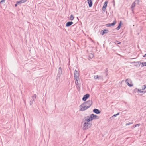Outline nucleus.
<instances>
[{"label":"nucleus","instance_id":"f257e3e1","mask_svg":"<svg viewBox=\"0 0 146 146\" xmlns=\"http://www.w3.org/2000/svg\"><path fill=\"white\" fill-rule=\"evenodd\" d=\"M90 121V120L87 117L83 119L82 124L83 126L82 129L83 130L88 129L90 127L91 125V124L89 122Z\"/></svg>","mask_w":146,"mask_h":146},{"label":"nucleus","instance_id":"f03ea898","mask_svg":"<svg viewBox=\"0 0 146 146\" xmlns=\"http://www.w3.org/2000/svg\"><path fill=\"white\" fill-rule=\"evenodd\" d=\"M74 76L76 87L77 89L78 90L80 89V83L79 82V81H80L79 74L78 71L76 69L74 72Z\"/></svg>","mask_w":146,"mask_h":146},{"label":"nucleus","instance_id":"7ed1b4c3","mask_svg":"<svg viewBox=\"0 0 146 146\" xmlns=\"http://www.w3.org/2000/svg\"><path fill=\"white\" fill-rule=\"evenodd\" d=\"M90 121H92L94 119H98L99 118V117L94 114H92L90 116H86Z\"/></svg>","mask_w":146,"mask_h":146},{"label":"nucleus","instance_id":"20e7f679","mask_svg":"<svg viewBox=\"0 0 146 146\" xmlns=\"http://www.w3.org/2000/svg\"><path fill=\"white\" fill-rule=\"evenodd\" d=\"M79 111H84L88 108L83 103L79 106Z\"/></svg>","mask_w":146,"mask_h":146},{"label":"nucleus","instance_id":"39448f33","mask_svg":"<svg viewBox=\"0 0 146 146\" xmlns=\"http://www.w3.org/2000/svg\"><path fill=\"white\" fill-rule=\"evenodd\" d=\"M92 103V101L91 100H89L84 102L83 103L85 105H86V106L88 108L91 106Z\"/></svg>","mask_w":146,"mask_h":146},{"label":"nucleus","instance_id":"423d86ee","mask_svg":"<svg viewBox=\"0 0 146 146\" xmlns=\"http://www.w3.org/2000/svg\"><path fill=\"white\" fill-rule=\"evenodd\" d=\"M108 1H106L104 3V4L102 7V10L103 12H104L106 9V7L107 6V4L108 3Z\"/></svg>","mask_w":146,"mask_h":146},{"label":"nucleus","instance_id":"0eeeda50","mask_svg":"<svg viewBox=\"0 0 146 146\" xmlns=\"http://www.w3.org/2000/svg\"><path fill=\"white\" fill-rule=\"evenodd\" d=\"M109 32V30L108 29H104L103 30L101 31V32H102V35H103L105 34H106L108 33Z\"/></svg>","mask_w":146,"mask_h":146},{"label":"nucleus","instance_id":"6e6552de","mask_svg":"<svg viewBox=\"0 0 146 146\" xmlns=\"http://www.w3.org/2000/svg\"><path fill=\"white\" fill-rule=\"evenodd\" d=\"M129 82H131V81L130 80H129L128 79H126L125 81V83L127 84V85L129 87H131L133 86V84H130L129 83Z\"/></svg>","mask_w":146,"mask_h":146},{"label":"nucleus","instance_id":"1a4fd4ad","mask_svg":"<svg viewBox=\"0 0 146 146\" xmlns=\"http://www.w3.org/2000/svg\"><path fill=\"white\" fill-rule=\"evenodd\" d=\"M90 95L88 94H87L85 95L82 98V100L84 101H85L89 97Z\"/></svg>","mask_w":146,"mask_h":146},{"label":"nucleus","instance_id":"9d476101","mask_svg":"<svg viewBox=\"0 0 146 146\" xmlns=\"http://www.w3.org/2000/svg\"><path fill=\"white\" fill-rule=\"evenodd\" d=\"M87 1L89 4V7H91L92 5V0H88Z\"/></svg>","mask_w":146,"mask_h":146},{"label":"nucleus","instance_id":"9b49d317","mask_svg":"<svg viewBox=\"0 0 146 146\" xmlns=\"http://www.w3.org/2000/svg\"><path fill=\"white\" fill-rule=\"evenodd\" d=\"M27 0H21L17 1V3L21 4L26 2Z\"/></svg>","mask_w":146,"mask_h":146},{"label":"nucleus","instance_id":"f8f14e48","mask_svg":"<svg viewBox=\"0 0 146 146\" xmlns=\"http://www.w3.org/2000/svg\"><path fill=\"white\" fill-rule=\"evenodd\" d=\"M136 3L135 2H133L131 5V8L132 11H133L134 10V8L135 6Z\"/></svg>","mask_w":146,"mask_h":146},{"label":"nucleus","instance_id":"ddd939ff","mask_svg":"<svg viewBox=\"0 0 146 146\" xmlns=\"http://www.w3.org/2000/svg\"><path fill=\"white\" fill-rule=\"evenodd\" d=\"M122 24V22H121V21H120V23H119V25H118V26L116 28V29L117 30H119L120 28L121 27V26Z\"/></svg>","mask_w":146,"mask_h":146},{"label":"nucleus","instance_id":"4468645a","mask_svg":"<svg viewBox=\"0 0 146 146\" xmlns=\"http://www.w3.org/2000/svg\"><path fill=\"white\" fill-rule=\"evenodd\" d=\"M73 23V22L72 21H69L68 22L66 25V26L67 27H69Z\"/></svg>","mask_w":146,"mask_h":146},{"label":"nucleus","instance_id":"2eb2a0df","mask_svg":"<svg viewBox=\"0 0 146 146\" xmlns=\"http://www.w3.org/2000/svg\"><path fill=\"white\" fill-rule=\"evenodd\" d=\"M93 111L96 114H99L100 112L99 110L97 109H94L93 110Z\"/></svg>","mask_w":146,"mask_h":146},{"label":"nucleus","instance_id":"dca6fc26","mask_svg":"<svg viewBox=\"0 0 146 146\" xmlns=\"http://www.w3.org/2000/svg\"><path fill=\"white\" fill-rule=\"evenodd\" d=\"M134 65L135 66H140V64H141L140 62L139 61L134 62Z\"/></svg>","mask_w":146,"mask_h":146},{"label":"nucleus","instance_id":"f3484780","mask_svg":"<svg viewBox=\"0 0 146 146\" xmlns=\"http://www.w3.org/2000/svg\"><path fill=\"white\" fill-rule=\"evenodd\" d=\"M36 97V94H34V95L32 96V100H35Z\"/></svg>","mask_w":146,"mask_h":146},{"label":"nucleus","instance_id":"a211bd4d","mask_svg":"<svg viewBox=\"0 0 146 146\" xmlns=\"http://www.w3.org/2000/svg\"><path fill=\"white\" fill-rule=\"evenodd\" d=\"M62 70H58V76H59V77H60L61 74H62Z\"/></svg>","mask_w":146,"mask_h":146},{"label":"nucleus","instance_id":"6ab92c4d","mask_svg":"<svg viewBox=\"0 0 146 146\" xmlns=\"http://www.w3.org/2000/svg\"><path fill=\"white\" fill-rule=\"evenodd\" d=\"M116 23V21L115 20L112 23H110L111 26H114L115 25Z\"/></svg>","mask_w":146,"mask_h":146},{"label":"nucleus","instance_id":"aec40b11","mask_svg":"<svg viewBox=\"0 0 146 146\" xmlns=\"http://www.w3.org/2000/svg\"><path fill=\"white\" fill-rule=\"evenodd\" d=\"M108 68H106L105 71V72L104 73L105 75L106 76L108 75Z\"/></svg>","mask_w":146,"mask_h":146},{"label":"nucleus","instance_id":"412c9836","mask_svg":"<svg viewBox=\"0 0 146 146\" xmlns=\"http://www.w3.org/2000/svg\"><path fill=\"white\" fill-rule=\"evenodd\" d=\"M141 64H142V65L141 66V67H143L144 66H146V62H143Z\"/></svg>","mask_w":146,"mask_h":146},{"label":"nucleus","instance_id":"4be33fe9","mask_svg":"<svg viewBox=\"0 0 146 146\" xmlns=\"http://www.w3.org/2000/svg\"><path fill=\"white\" fill-rule=\"evenodd\" d=\"M74 18V17L73 15H71L70 17V20H73Z\"/></svg>","mask_w":146,"mask_h":146},{"label":"nucleus","instance_id":"5701e85b","mask_svg":"<svg viewBox=\"0 0 146 146\" xmlns=\"http://www.w3.org/2000/svg\"><path fill=\"white\" fill-rule=\"evenodd\" d=\"M94 56V55L93 54L91 53L89 55V57L91 59Z\"/></svg>","mask_w":146,"mask_h":146},{"label":"nucleus","instance_id":"b1692460","mask_svg":"<svg viewBox=\"0 0 146 146\" xmlns=\"http://www.w3.org/2000/svg\"><path fill=\"white\" fill-rule=\"evenodd\" d=\"M119 113H118L116 114H114L112 117H111V118L113 117H115L117 116V115H119Z\"/></svg>","mask_w":146,"mask_h":146},{"label":"nucleus","instance_id":"393cba45","mask_svg":"<svg viewBox=\"0 0 146 146\" xmlns=\"http://www.w3.org/2000/svg\"><path fill=\"white\" fill-rule=\"evenodd\" d=\"M146 88V85L143 86L142 87V90H144Z\"/></svg>","mask_w":146,"mask_h":146},{"label":"nucleus","instance_id":"a878e982","mask_svg":"<svg viewBox=\"0 0 146 146\" xmlns=\"http://www.w3.org/2000/svg\"><path fill=\"white\" fill-rule=\"evenodd\" d=\"M34 101V100H33L31 99V100L30 102V105H31L33 104Z\"/></svg>","mask_w":146,"mask_h":146},{"label":"nucleus","instance_id":"bb28decb","mask_svg":"<svg viewBox=\"0 0 146 146\" xmlns=\"http://www.w3.org/2000/svg\"><path fill=\"white\" fill-rule=\"evenodd\" d=\"M134 2H135V3H137V4H139V0H135Z\"/></svg>","mask_w":146,"mask_h":146},{"label":"nucleus","instance_id":"cd10ccee","mask_svg":"<svg viewBox=\"0 0 146 146\" xmlns=\"http://www.w3.org/2000/svg\"><path fill=\"white\" fill-rule=\"evenodd\" d=\"M133 123V122H131H131H129V123H127L126 124V126H127V125H128L130 124H132Z\"/></svg>","mask_w":146,"mask_h":146},{"label":"nucleus","instance_id":"c85d7f7f","mask_svg":"<svg viewBox=\"0 0 146 146\" xmlns=\"http://www.w3.org/2000/svg\"><path fill=\"white\" fill-rule=\"evenodd\" d=\"M137 90L138 92H140V93H142L143 92V91H142L141 89H138Z\"/></svg>","mask_w":146,"mask_h":146},{"label":"nucleus","instance_id":"c756f323","mask_svg":"<svg viewBox=\"0 0 146 146\" xmlns=\"http://www.w3.org/2000/svg\"><path fill=\"white\" fill-rule=\"evenodd\" d=\"M106 25L107 27H110L111 26L110 24L108 23Z\"/></svg>","mask_w":146,"mask_h":146},{"label":"nucleus","instance_id":"7c9ffc66","mask_svg":"<svg viewBox=\"0 0 146 146\" xmlns=\"http://www.w3.org/2000/svg\"><path fill=\"white\" fill-rule=\"evenodd\" d=\"M5 0H1L0 2V3H3L4 2V1H5Z\"/></svg>","mask_w":146,"mask_h":146},{"label":"nucleus","instance_id":"2f4dec72","mask_svg":"<svg viewBox=\"0 0 146 146\" xmlns=\"http://www.w3.org/2000/svg\"><path fill=\"white\" fill-rule=\"evenodd\" d=\"M116 42L117 43H115L116 44H121V42H119V41H117V40L116 41Z\"/></svg>","mask_w":146,"mask_h":146},{"label":"nucleus","instance_id":"473e14b6","mask_svg":"<svg viewBox=\"0 0 146 146\" xmlns=\"http://www.w3.org/2000/svg\"><path fill=\"white\" fill-rule=\"evenodd\" d=\"M98 76L97 75V76H94V78L95 79H97L98 78Z\"/></svg>","mask_w":146,"mask_h":146},{"label":"nucleus","instance_id":"72a5a7b5","mask_svg":"<svg viewBox=\"0 0 146 146\" xmlns=\"http://www.w3.org/2000/svg\"><path fill=\"white\" fill-rule=\"evenodd\" d=\"M136 125H137V126L139 127L140 125V124H136Z\"/></svg>","mask_w":146,"mask_h":146},{"label":"nucleus","instance_id":"f704fd0d","mask_svg":"<svg viewBox=\"0 0 146 146\" xmlns=\"http://www.w3.org/2000/svg\"><path fill=\"white\" fill-rule=\"evenodd\" d=\"M137 126V125H135L133 126L134 128H135V127Z\"/></svg>","mask_w":146,"mask_h":146},{"label":"nucleus","instance_id":"c9c22d12","mask_svg":"<svg viewBox=\"0 0 146 146\" xmlns=\"http://www.w3.org/2000/svg\"><path fill=\"white\" fill-rule=\"evenodd\" d=\"M62 70V69H61V67H60L59 68V70Z\"/></svg>","mask_w":146,"mask_h":146},{"label":"nucleus","instance_id":"e433bc0d","mask_svg":"<svg viewBox=\"0 0 146 146\" xmlns=\"http://www.w3.org/2000/svg\"><path fill=\"white\" fill-rule=\"evenodd\" d=\"M143 57H146V53L144 55H143Z\"/></svg>","mask_w":146,"mask_h":146},{"label":"nucleus","instance_id":"4c0bfd02","mask_svg":"<svg viewBox=\"0 0 146 146\" xmlns=\"http://www.w3.org/2000/svg\"><path fill=\"white\" fill-rule=\"evenodd\" d=\"M113 5H115V1H114V0H113Z\"/></svg>","mask_w":146,"mask_h":146},{"label":"nucleus","instance_id":"58836bf2","mask_svg":"<svg viewBox=\"0 0 146 146\" xmlns=\"http://www.w3.org/2000/svg\"><path fill=\"white\" fill-rule=\"evenodd\" d=\"M19 4V3H16V4H15V7H16V6H17V4Z\"/></svg>","mask_w":146,"mask_h":146}]
</instances>
